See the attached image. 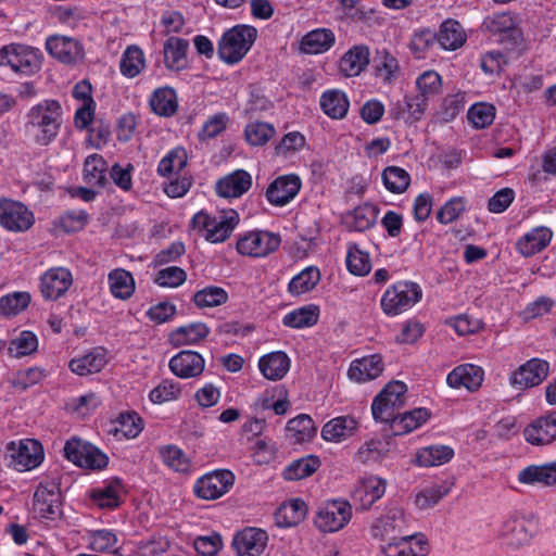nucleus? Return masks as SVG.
Instances as JSON below:
<instances>
[{"label":"nucleus","instance_id":"obj_1","mask_svg":"<svg viewBox=\"0 0 556 556\" xmlns=\"http://www.w3.org/2000/svg\"><path fill=\"white\" fill-rule=\"evenodd\" d=\"M62 124V105L54 99H45L33 105L26 113L25 126L39 147L51 144L59 136Z\"/></svg>","mask_w":556,"mask_h":556},{"label":"nucleus","instance_id":"obj_2","mask_svg":"<svg viewBox=\"0 0 556 556\" xmlns=\"http://www.w3.org/2000/svg\"><path fill=\"white\" fill-rule=\"evenodd\" d=\"M239 222V215L235 210L222 211L211 216L203 211L192 218L194 229L203 231L204 238L212 243L225 241Z\"/></svg>","mask_w":556,"mask_h":556},{"label":"nucleus","instance_id":"obj_3","mask_svg":"<svg viewBox=\"0 0 556 556\" xmlns=\"http://www.w3.org/2000/svg\"><path fill=\"white\" fill-rule=\"evenodd\" d=\"M407 387L402 381L389 382L374 399L371 413L375 420L392 424L406 402Z\"/></svg>","mask_w":556,"mask_h":556},{"label":"nucleus","instance_id":"obj_4","mask_svg":"<svg viewBox=\"0 0 556 556\" xmlns=\"http://www.w3.org/2000/svg\"><path fill=\"white\" fill-rule=\"evenodd\" d=\"M256 35V29L247 25L227 30L218 43L219 58L228 64L238 63L250 50Z\"/></svg>","mask_w":556,"mask_h":556},{"label":"nucleus","instance_id":"obj_5","mask_svg":"<svg viewBox=\"0 0 556 556\" xmlns=\"http://www.w3.org/2000/svg\"><path fill=\"white\" fill-rule=\"evenodd\" d=\"M40 56L38 49L12 43L1 48L0 65L10 66L15 73L31 75L40 70Z\"/></svg>","mask_w":556,"mask_h":556},{"label":"nucleus","instance_id":"obj_6","mask_svg":"<svg viewBox=\"0 0 556 556\" xmlns=\"http://www.w3.org/2000/svg\"><path fill=\"white\" fill-rule=\"evenodd\" d=\"M421 299V289L417 283L400 281L389 287L381 298L382 311L389 316L399 315Z\"/></svg>","mask_w":556,"mask_h":556},{"label":"nucleus","instance_id":"obj_7","mask_svg":"<svg viewBox=\"0 0 556 556\" xmlns=\"http://www.w3.org/2000/svg\"><path fill=\"white\" fill-rule=\"evenodd\" d=\"M407 523L404 509L396 504H390L386 513L372 522L370 531L374 538L392 542L404 534Z\"/></svg>","mask_w":556,"mask_h":556},{"label":"nucleus","instance_id":"obj_8","mask_svg":"<svg viewBox=\"0 0 556 556\" xmlns=\"http://www.w3.org/2000/svg\"><path fill=\"white\" fill-rule=\"evenodd\" d=\"M64 455L83 468L102 469L108 465V456L104 453L80 439L68 440L64 445Z\"/></svg>","mask_w":556,"mask_h":556},{"label":"nucleus","instance_id":"obj_9","mask_svg":"<svg viewBox=\"0 0 556 556\" xmlns=\"http://www.w3.org/2000/svg\"><path fill=\"white\" fill-rule=\"evenodd\" d=\"M33 508L39 518L54 520L61 516V491L56 481L48 480L38 485Z\"/></svg>","mask_w":556,"mask_h":556},{"label":"nucleus","instance_id":"obj_10","mask_svg":"<svg viewBox=\"0 0 556 556\" xmlns=\"http://www.w3.org/2000/svg\"><path fill=\"white\" fill-rule=\"evenodd\" d=\"M235 483L230 470L219 469L202 476L194 483V493L203 500L212 501L226 494Z\"/></svg>","mask_w":556,"mask_h":556},{"label":"nucleus","instance_id":"obj_11","mask_svg":"<svg viewBox=\"0 0 556 556\" xmlns=\"http://www.w3.org/2000/svg\"><path fill=\"white\" fill-rule=\"evenodd\" d=\"M10 464L18 471H26L37 467L42 458L41 444L36 440H21L11 442L7 447Z\"/></svg>","mask_w":556,"mask_h":556},{"label":"nucleus","instance_id":"obj_12","mask_svg":"<svg viewBox=\"0 0 556 556\" xmlns=\"http://www.w3.org/2000/svg\"><path fill=\"white\" fill-rule=\"evenodd\" d=\"M352 517V507L346 501H331L319 509L315 517L316 527L323 532L341 530Z\"/></svg>","mask_w":556,"mask_h":556},{"label":"nucleus","instance_id":"obj_13","mask_svg":"<svg viewBox=\"0 0 556 556\" xmlns=\"http://www.w3.org/2000/svg\"><path fill=\"white\" fill-rule=\"evenodd\" d=\"M279 245V236L268 231H251L238 240L237 250L245 256L264 257L275 252Z\"/></svg>","mask_w":556,"mask_h":556},{"label":"nucleus","instance_id":"obj_14","mask_svg":"<svg viewBox=\"0 0 556 556\" xmlns=\"http://www.w3.org/2000/svg\"><path fill=\"white\" fill-rule=\"evenodd\" d=\"M35 222L34 214L21 202L0 199V225L10 231H26Z\"/></svg>","mask_w":556,"mask_h":556},{"label":"nucleus","instance_id":"obj_15","mask_svg":"<svg viewBox=\"0 0 556 556\" xmlns=\"http://www.w3.org/2000/svg\"><path fill=\"white\" fill-rule=\"evenodd\" d=\"M70 269L59 266L45 271L40 277V292L46 300L56 301L62 298L73 285Z\"/></svg>","mask_w":556,"mask_h":556},{"label":"nucleus","instance_id":"obj_16","mask_svg":"<svg viewBox=\"0 0 556 556\" xmlns=\"http://www.w3.org/2000/svg\"><path fill=\"white\" fill-rule=\"evenodd\" d=\"M549 364L540 358H532L516 369L510 377V384L517 390L539 386L547 377Z\"/></svg>","mask_w":556,"mask_h":556},{"label":"nucleus","instance_id":"obj_17","mask_svg":"<svg viewBox=\"0 0 556 556\" xmlns=\"http://www.w3.org/2000/svg\"><path fill=\"white\" fill-rule=\"evenodd\" d=\"M46 49L53 58L65 64H75L84 58L81 43L72 37L50 36L46 41Z\"/></svg>","mask_w":556,"mask_h":556},{"label":"nucleus","instance_id":"obj_18","mask_svg":"<svg viewBox=\"0 0 556 556\" xmlns=\"http://www.w3.org/2000/svg\"><path fill=\"white\" fill-rule=\"evenodd\" d=\"M485 28L498 37L502 43L516 46L521 40V30L516 18L509 13L494 14L484 21Z\"/></svg>","mask_w":556,"mask_h":556},{"label":"nucleus","instance_id":"obj_19","mask_svg":"<svg viewBox=\"0 0 556 556\" xmlns=\"http://www.w3.org/2000/svg\"><path fill=\"white\" fill-rule=\"evenodd\" d=\"M268 543V534L258 528H245L233 538L238 556H261Z\"/></svg>","mask_w":556,"mask_h":556},{"label":"nucleus","instance_id":"obj_20","mask_svg":"<svg viewBox=\"0 0 556 556\" xmlns=\"http://www.w3.org/2000/svg\"><path fill=\"white\" fill-rule=\"evenodd\" d=\"M302 182L294 174L277 177L266 190V199L275 206H283L295 198Z\"/></svg>","mask_w":556,"mask_h":556},{"label":"nucleus","instance_id":"obj_21","mask_svg":"<svg viewBox=\"0 0 556 556\" xmlns=\"http://www.w3.org/2000/svg\"><path fill=\"white\" fill-rule=\"evenodd\" d=\"M387 489V481L377 476H369L361 479L353 491V500L359 504L362 510H368L380 500Z\"/></svg>","mask_w":556,"mask_h":556},{"label":"nucleus","instance_id":"obj_22","mask_svg":"<svg viewBox=\"0 0 556 556\" xmlns=\"http://www.w3.org/2000/svg\"><path fill=\"white\" fill-rule=\"evenodd\" d=\"M204 358L194 351H181L169 361L172 372L179 378H193L200 376L204 370Z\"/></svg>","mask_w":556,"mask_h":556},{"label":"nucleus","instance_id":"obj_23","mask_svg":"<svg viewBox=\"0 0 556 556\" xmlns=\"http://www.w3.org/2000/svg\"><path fill=\"white\" fill-rule=\"evenodd\" d=\"M523 434L526 441L533 445L552 443L556 440V412L538 418L525 429Z\"/></svg>","mask_w":556,"mask_h":556},{"label":"nucleus","instance_id":"obj_24","mask_svg":"<svg viewBox=\"0 0 556 556\" xmlns=\"http://www.w3.org/2000/svg\"><path fill=\"white\" fill-rule=\"evenodd\" d=\"M421 538L414 534H402L395 541L381 546L386 556H426L427 546Z\"/></svg>","mask_w":556,"mask_h":556},{"label":"nucleus","instance_id":"obj_25","mask_svg":"<svg viewBox=\"0 0 556 556\" xmlns=\"http://www.w3.org/2000/svg\"><path fill=\"white\" fill-rule=\"evenodd\" d=\"M252 186V177L244 169H237L216 182V192L223 198H239Z\"/></svg>","mask_w":556,"mask_h":556},{"label":"nucleus","instance_id":"obj_26","mask_svg":"<svg viewBox=\"0 0 556 556\" xmlns=\"http://www.w3.org/2000/svg\"><path fill=\"white\" fill-rule=\"evenodd\" d=\"M483 381V370L472 364H464L454 368L446 377L452 388H466L469 391L478 390Z\"/></svg>","mask_w":556,"mask_h":556},{"label":"nucleus","instance_id":"obj_27","mask_svg":"<svg viewBox=\"0 0 556 556\" xmlns=\"http://www.w3.org/2000/svg\"><path fill=\"white\" fill-rule=\"evenodd\" d=\"M500 535L507 545L519 547L530 541L532 533L528 529V522L525 518L509 516L503 521Z\"/></svg>","mask_w":556,"mask_h":556},{"label":"nucleus","instance_id":"obj_28","mask_svg":"<svg viewBox=\"0 0 556 556\" xmlns=\"http://www.w3.org/2000/svg\"><path fill=\"white\" fill-rule=\"evenodd\" d=\"M518 480L523 484L552 486L556 484V460L544 465H531L518 473Z\"/></svg>","mask_w":556,"mask_h":556},{"label":"nucleus","instance_id":"obj_29","mask_svg":"<svg viewBox=\"0 0 556 556\" xmlns=\"http://www.w3.org/2000/svg\"><path fill=\"white\" fill-rule=\"evenodd\" d=\"M552 236L553 232L547 227H535L517 241L516 248L523 256H532L548 245Z\"/></svg>","mask_w":556,"mask_h":556},{"label":"nucleus","instance_id":"obj_30","mask_svg":"<svg viewBox=\"0 0 556 556\" xmlns=\"http://www.w3.org/2000/svg\"><path fill=\"white\" fill-rule=\"evenodd\" d=\"M383 371V363L380 355H370L354 361L349 369V377L356 382H366L376 379Z\"/></svg>","mask_w":556,"mask_h":556},{"label":"nucleus","instance_id":"obj_31","mask_svg":"<svg viewBox=\"0 0 556 556\" xmlns=\"http://www.w3.org/2000/svg\"><path fill=\"white\" fill-rule=\"evenodd\" d=\"M356 429V419L351 416H340L324 425L321 429V438L329 442H341L352 437Z\"/></svg>","mask_w":556,"mask_h":556},{"label":"nucleus","instance_id":"obj_32","mask_svg":"<svg viewBox=\"0 0 556 556\" xmlns=\"http://www.w3.org/2000/svg\"><path fill=\"white\" fill-rule=\"evenodd\" d=\"M106 362L105 351L97 348L80 357L73 358L68 366L74 374L88 376L101 371Z\"/></svg>","mask_w":556,"mask_h":556},{"label":"nucleus","instance_id":"obj_33","mask_svg":"<svg viewBox=\"0 0 556 556\" xmlns=\"http://www.w3.org/2000/svg\"><path fill=\"white\" fill-rule=\"evenodd\" d=\"M307 507L304 501L293 498L285 502L275 513L276 525L281 528L294 527L304 520Z\"/></svg>","mask_w":556,"mask_h":556},{"label":"nucleus","instance_id":"obj_34","mask_svg":"<svg viewBox=\"0 0 556 556\" xmlns=\"http://www.w3.org/2000/svg\"><path fill=\"white\" fill-rule=\"evenodd\" d=\"M258 367L266 379L280 380L290 369V358L285 352H273L261 357Z\"/></svg>","mask_w":556,"mask_h":556},{"label":"nucleus","instance_id":"obj_35","mask_svg":"<svg viewBox=\"0 0 556 556\" xmlns=\"http://www.w3.org/2000/svg\"><path fill=\"white\" fill-rule=\"evenodd\" d=\"M334 43V34L327 28H317L307 33L300 41V50L306 54L328 51Z\"/></svg>","mask_w":556,"mask_h":556},{"label":"nucleus","instance_id":"obj_36","mask_svg":"<svg viewBox=\"0 0 556 556\" xmlns=\"http://www.w3.org/2000/svg\"><path fill=\"white\" fill-rule=\"evenodd\" d=\"M435 38L444 50L454 51L465 43L466 34L458 22L446 20L441 24Z\"/></svg>","mask_w":556,"mask_h":556},{"label":"nucleus","instance_id":"obj_37","mask_svg":"<svg viewBox=\"0 0 556 556\" xmlns=\"http://www.w3.org/2000/svg\"><path fill=\"white\" fill-rule=\"evenodd\" d=\"M349 105L345 93L338 89L327 90L320 97V108L331 118H343L348 113Z\"/></svg>","mask_w":556,"mask_h":556},{"label":"nucleus","instance_id":"obj_38","mask_svg":"<svg viewBox=\"0 0 556 556\" xmlns=\"http://www.w3.org/2000/svg\"><path fill=\"white\" fill-rule=\"evenodd\" d=\"M376 217L375 207L364 204L344 214L342 222L350 230L364 231L375 224Z\"/></svg>","mask_w":556,"mask_h":556},{"label":"nucleus","instance_id":"obj_39","mask_svg":"<svg viewBox=\"0 0 556 556\" xmlns=\"http://www.w3.org/2000/svg\"><path fill=\"white\" fill-rule=\"evenodd\" d=\"M110 291L116 299L127 300L135 292V279L132 275L123 268H116L108 276Z\"/></svg>","mask_w":556,"mask_h":556},{"label":"nucleus","instance_id":"obj_40","mask_svg":"<svg viewBox=\"0 0 556 556\" xmlns=\"http://www.w3.org/2000/svg\"><path fill=\"white\" fill-rule=\"evenodd\" d=\"M8 354L14 358L29 356L38 350L37 336L28 330L20 331L7 343Z\"/></svg>","mask_w":556,"mask_h":556},{"label":"nucleus","instance_id":"obj_41","mask_svg":"<svg viewBox=\"0 0 556 556\" xmlns=\"http://www.w3.org/2000/svg\"><path fill=\"white\" fill-rule=\"evenodd\" d=\"M189 43L186 39L169 37L164 42V62L167 68L179 71L185 67Z\"/></svg>","mask_w":556,"mask_h":556},{"label":"nucleus","instance_id":"obj_42","mask_svg":"<svg viewBox=\"0 0 556 556\" xmlns=\"http://www.w3.org/2000/svg\"><path fill=\"white\" fill-rule=\"evenodd\" d=\"M369 63V51L366 47H354L340 60V71L346 77L357 76Z\"/></svg>","mask_w":556,"mask_h":556},{"label":"nucleus","instance_id":"obj_43","mask_svg":"<svg viewBox=\"0 0 556 556\" xmlns=\"http://www.w3.org/2000/svg\"><path fill=\"white\" fill-rule=\"evenodd\" d=\"M210 330L205 324L195 323L179 327L169 334V341L175 346L195 344L207 337Z\"/></svg>","mask_w":556,"mask_h":556},{"label":"nucleus","instance_id":"obj_44","mask_svg":"<svg viewBox=\"0 0 556 556\" xmlns=\"http://www.w3.org/2000/svg\"><path fill=\"white\" fill-rule=\"evenodd\" d=\"M150 106L157 115H173L177 110V98L174 89L162 87L154 90L150 98Z\"/></svg>","mask_w":556,"mask_h":556},{"label":"nucleus","instance_id":"obj_45","mask_svg":"<svg viewBox=\"0 0 556 556\" xmlns=\"http://www.w3.org/2000/svg\"><path fill=\"white\" fill-rule=\"evenodd\" d=\"M288 437L294 443H301L311 440L316 433L314 420L305 414H301L287 424Z\"/></svg>","mask_w":556,"mask_h":556},{"label":"nucleus","instance_id":"obj_46","mask_svg":"<svg viewBox=\"0 0 556 556\" xmlns=\"http://www.w3.org/2000/svg\"><path fill=\"white\" fill-rule=\"evenodd\" d=\"M319 280V269L317 267L309 266L291 279L288 286V290L293 295H301L313 290Z\"/></svg>","mask_w":556,"mask_h":556},{"label":"nucleus","instance_id":"obj_47","mask_svg":"<svg viewBox=\"0 0 556 556\" xmlns=\"http://www.w3.org/2000/svg\"><path fill=\"white\" fill-rule=\"evenodd\" d=\"M320 466V459L315 455H308L293 460L283 471L287 480H300L312 476Z\"/></svg>","mask_w":556,"mask_h":556},{"label":"nucleus","instance_id":"obj_48","mask_svg":"<svg viewBox=\"0 0 556 556\" xmlns=\"http://www.w3.org/2000/svg\"><path fill=\"white\" fill-rule=\"evenodd\" d=\"M454 455L446 445L428 446L418 452L416 462L419 466L431 467L447 463Z\"/></svg>","mask_w":556,"mask_h":556},{"label":"nucleus","instance_id":"obj_49","mask_svg":"<svg viewBox=\"0 0 556 556\" xmlns=\"http://www.w3.org/2000/svg\"><path fill=\"white\" fill-rule=\"evenodd\" d=\"M121 72L129 78L136 77L144 67V56L140 48L128 47L121 59Z\"/></svg>","mask_w":556,"mask_h":556},{"label":"nucleus","instance_id":"obj_50","mask_svg":"<svg viewBox=\"0 0 556 556\" xmlns=\"http://www.w3.org/2000/svg\"><path fill=\"white\" fill-rule=\"evenodd\" d=\"M382 181L390 192L402 193L408 188L410 177L404 168L388 166L382 172Z\"/></svg>","mask_w":556,"mask_h":556},{"label":"nucleus","instance_id":"obj_51","mask_svg":"<svg viewBox=\"0 0 556 556\" xmlns=\"http://www.w3.org/2000/svg\"><path fill=\"white\" fill-rule=\"evenodd\" d=\"M318 320L316 306H304L294 309L283 317V325L291 328H304L314 326Z\"/></svg>","mask_w":556,"mask_h":556},{"label":"nucleus","instance_id":"obj_52","mask_svg":"<svg viewBox=\"0 0 556 556\" xmlns=\"http://www.w3.org/2000/svg\"><path fill=\"white\" fill-rule=\"evenodd\" d=\"M274 126L265 122H252L245 126L244 137L248 143L261 147L267 143L275 135Z\"/></svg>","mask_w":556,"mask_h":556},{"label":"nucleus","instance_id":"obj_53","mask_svg":"<svg viewBox=\"0 0 556 556\" xmlns=\"http://www.w3.org/2000/svg\"><path fill=\"white\" fill-rule=\"evenodd\" d=\"M346 266L351 274L365 276L371 269V262L368 253L358 249L356 244H350L346 253Z\"/></svg>","mask_w":556,"mask_h":556},{"label":"nucleus","instance_id":"obj_54","mask_svg":"<svg viewBox=\"0 0 556 556\" xmlns=\"http://www.w3.org/2000/svg\"><path fill=\"white\" fill-rule=\"evenodd\" d=\"M228 294L225 289L210 286L199 290L193 295L194 304L200 308L215 307L226 303Z\"/></svg>","mask_w":556,"mask_h":556},{"label":"nucleus","instance_id":"obj_55","mask_svg":"<svg viewBox=\"0 0 556 556\" xmlns=\"http://www.w3.org/2000/svg\"><path fill=\"white\" fill-rule=\"evenodd\" d=\"M105 161L99 154L89 155L84 164V179L89 185L104 186Z\"/></svg>","mask_w":556,"mask_h":556},{"label":"nucleus","instance_id":"obj_56","mask_svg":"<svg viewBox=\"0 0 556 556\" xmlns=\"http://www.w3.org/2000/svg\"><path fill=\"white\" fill-rule=\"evenodd\" d=\"M428 418L429 413L426 408H415L410 412L400 413L391 425L403 432H410L426 422Z\"/></svg>","mask_w":556,"mask_h":556},{"label":"nucleus","instance_id":"obj_57","mask_svg":"<svg viewBox=\"0 0 556 556\" xmlns=\"http://www.w3.org/2000/svg\"><path fill=\"white\" fill-rule=\"evenodd\" d=\"M418 94L427 100L440 93L442 89L441 76L435 71H426L416 79Z\"/></svg>","mask_w":556,"mask_h":556},{"label":"nucleus","instance_id":"obj_58","mask_svg":"<svg viewBox=\"0 0 556 556\" xmlns=\"http://www.w3.org/2000/svg\"><path fill=\"white\" fill-rule=\"evenodd\" d=\"M187 159V152L184 148H175L161 160L157 173L165 177L174 172H179L186 166Z\"/></svg>","mask_w":556,"mask_h":556},{"label":"nucleus","instance_id":"obj_59","mask_svg":"<svg viewBox=\"0 0 556 556\" xmlns=\"http://www.w3.org/2000/svg\"><path fill=\"white\" fill-rule=\"evenodd\" d=\"M428 101L429 100L425 99L418 93L416 96L405 97L402 112L399 113V117L402 115V117L409 123L421 119L428 108Z\"/></svg>","mask_w":556,"mask_h":556},{"label":"nucleus","instance_id":"obj_60","mask_svg":"<svg viewBox=\"0 0 556 556\" xmlns=\"http://www.w3.org/2000/svg\"><path fill=\"white\" fill-rule=\"evenodd\" d=\"M164 464L178 472H187L190 469V462L186 454L177 446L168 445L160 448Z\"/></svg>","mask_w":556,"mask_h":556},{"label":"nucleus","instance_id":"obj_61","mask_svg":"<svg viewBox=\"0 0 556 556\" xmlns=\"http://www.w3.org/2000/svg\"><path fill=\"white\" fill-rule=\"evenodd\" d=\"M30 302V295L27 292H14L0 299V315H16L25 309Z\"/></svg>","mask_w":556,"mask_h":556},{"label":"nucleus","instance_id":"obj_62","mask_svg":"<svg viewBox=\"0 0 556 556\" xmlns=\"http://www.w3.org/2000/svg\"><path fill=\"white\" fill-rule=\"evenodd\" d=\"M377 76L383 81H390L399 71L397 60L386 50L379 51L374 60Z\"/></svg>","mask_w":556,"mask_h":556},{"label":"nucleus","instance_id":"obj_63","mask_svg":"<svg viewBox=\"0 0 556 556\" xmlns=\"http://www.w3.org/2000/svg\"><path fill=\"white\" fill-rule=\"evenodd\" d=\"M467 117L476 128H484L494 121L495 108L488 103L473 104L469 109Z\"/></svg>","mask_w":556,"mask_h":556},{"label":"nucleus","instance_id":"obj_64","mask_svg":"<svg viewBox=\"0 0 556 556\" xmlns=\"http://www.w3.org/2000/svg\"><path fill=\"white\" fill-rule=\"evenodd\" d=\"M142 430L141 418L136 413L121 414L115 434H122L127 439L136 438Z\"/></svg>","mask_w":556,"mask_h":556}]
</instances>
